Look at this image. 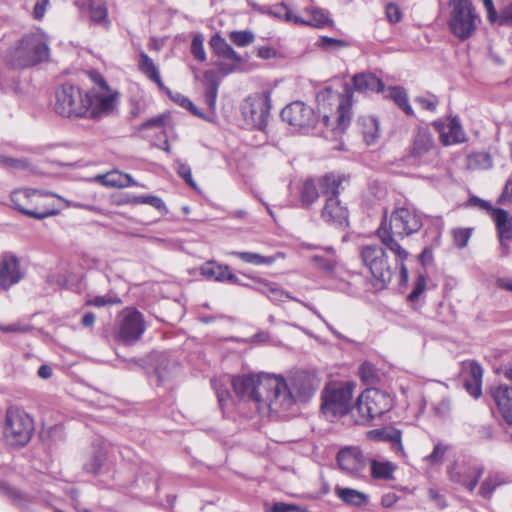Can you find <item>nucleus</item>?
<instances>
[{"instance_id":"f257e3e1","label":"nucleus","mask_w":512,"mask_h":512,"mask_svg":"<svg viewBox=\"0 0 512 512\" xmlns=\"http://www.w3.org/2000/svg\"><path fill=\"white\" fill-rule=\"evenodd\" d=\"M234 392L241 399L252 401L259 413H281L290 410L292 398L285 391L282 377L268 373L249 374L232 378Z\"/></svg>"},{"instance_id":"f03ea898","label":"nucleus","mask_w":512,"mask_h":512,"mask_svg":"<svg viewBox=\"0 0 512 512\" xmlns=\"http://www.w3.org/2000/svg\"><path fill=\"white\" fill-rule=\"evenodd\" d=\"M12 207L35 221L58 215L63 208L82 207L51 191L21 187L10 193Z\"/></svg>"},{"instance_id":"7ed1b4c3","label":"nucleus","mask_w":512,"mask_h":512,"mask_svg":"<svg viewBox=\"0 0 512 512\" xmlns=\"http://www.w3.org/2000/svg\"><path fill=\"white\" fill-rule=\"evenodd\" d=\"M355 384L349 381H331L321 392V411L333 421L349 413Z\"/></svg>"},{"instance_id":"20e7f679","label":"nucleus","mask_w":512,"mask_h":512,"mask_svg":"<svg viewBox=\"0 0 512 512\" xmlns=\"http://www.w3.org/2000/svg\"><path fill=\"white\" fill-rule=\"evenodd\" d=\"M317 102L326 125L333 126L331 120L337 123V129L343 131L350 123L352 101L349 96L341 95L331 88H325L317 94Z\"/></svg>"},{"instance_id":"39448f33","label":"nucleus","mask_w":512,"mask_h":512,"mask_svg":"<svg viewBox=\"0 0 512 512\" xmlns=\"http://www.w3.org/2000/svg\"><path fill=\"white\" fill-rule=\"evenodd\" d=\"M448 27L459 40L472 37L480 24V16L471 0H451Z\"/></svg>"},{"instance_id":"423d86ee","label":"nucleus","mask_w":512,"mask_h":512,"mask_svg":"<svg viewBox=\"0 0 512 512\" xmlns=\"http://www.w3.org/2000/svg\"><path fill=\"white\" fill-rule=\"evenodd\" d=\"M50 49L44 32L35 31L25 35L12 53V64L24 68L49 58Z\"/></svg>"},{"instance_id":"0eeeda50","label":"nucleus","mask_w":512,"mask_h":512,"mask_svg":"<svg viewBox=\"0 0 512 512\" xmlns=\"http://www.w3.org/2000/svg\"><path fill=\"white\" fill-rule=\"evenodd\" d=\"M91 79L94 86L86 92L88 117L95 118L112 113L117 107L119 92L110 87L98 73H93Z\"/></svg>"},{"instance_id":"6e6552de","label":"nucleus","mask_w":512,"mask_h":512,"mask_svg":"<svg viewBox=\"0 0 512 512\" xmlns=\"http://www.w3.org/2000/svg\"><path fill=\"white\" fill-rule=\"evenodd\" d=\"M33 431V419L25 411L14 407L6 411L3 433L9 445H26L30 441Z\"/></svg>"},{"instance_id":"1a4fd4ad","label":"nucleus","mask_w":512,"mask_h":512,"mask_svg":"<svg viewBox=\"0 0 512 512\" xmlns=\"http://www.w3.org/2000/svg\"><path fill=\"white\" fill-rule=\"evenodd\" d=\"M360 255L373 277L374 286L384 289L391 282L394 273L385 250L377 245H366L362 247Z\"/></svg>"},{"instance_id":"9d476101","label":"nucleus","mask_w":512,"mask_h":512,"mask_svg":"<svg viewBox=\"0 0 512 512\" xmlns=\"http://www.w3.org/2000/svg\"><path fill=\"white\" fill-rule=\"evenodd\" d=\"M484 471V465L474 458L457 459L447 467L449 480L469 493L474 492Z\"/></svg>"},{"instance_id":"9b49d317","label":"nucleus","mask_w":512,"mask_h":512,"mask_svg":"<svg viewBox=\"0 0 512 512\" xmlns=\"http://www.w3.org/2000/svg\"><path fill=\"white\" fill-rule=\"evenodd\" d=\"M55 111L64 117H88L86 92L77 86L63 85L56 92Z\"/></svg>"},{"instance_id":"f8f14e48","label":"nucleus","mask_w":512,"mask_h":512,"mask_svg":"<svg viewBox=\"0 0 512 512\" xmlns=\"http://www.w3.org/2000/svg\"><path fill=\"white\" fill-rule=\"evenodd\" d=\"M241 111L248 124L258 129L264 128L270 112V93L262 91L249 95L244 100Z\"/></svg>"},{"instance_id":"ddd939ff","label":"nucleus","mask_w":512,"mask_h":512,"mask_svg":"<svg viewBox=\"0 0 512 512\" xmlns=\"http://www.w3.org/2000/svg\"><path fill=\"white\" fill-rule=\"evenodd\" d=\"M144 331L142 314L133 308L123 310L119 316L118 339L125 344H133L140 339Z\"/></svg>"},{"instance_id":"4468645a","label":"nucleus","mask_w":512,"mask_h":512,"mask_svg":"<svg viewBox=\"0 0 512 512\" xmlns=\"http://www.w3.org/2000/svg\"><path fill=\"white\" fill-rule=\"evenodd\" d=\"M281 117L299 131L311 129L316 123L313 109L301 101H294L284 107Z\"/></svg>"},{"instance_id":"2eb2a0df","label":"nucleus","mask_w":512,"mask_h":512,"mask_svg":"<svg viewBox=\"0 0 512 512\" xmlns=\"http://www.w3.org/2000/svg\"><path fill=\"white\" fill-rule=\"evenodd\" d=\"M377 237L383 245H385L396 256V267L400 269L399 280L400 284L405 285L408 282V269L405 265V260L408 258L409 253L398 243L395 238V233L392 231V226H379L376 231Z\"/></svg>"},{"instance_id":"dca6fc26","label":"nucleus","mask_w":512,"mask_h":512,"mask_svg":"<svg viewBox=\"0 0 512 512\" xmlns=\"http://www.w3.org/2000/svg\"><path fill=\"white\" fill-rule=\"evenodd\" d=\"M363 403L367 405V414L362 415V422H370L375 417L383 415L392 406L391 398L379 389H366L363 391Z\"/></svg>"},{"instance_id":"f3484780","label":"nucleus","mask_w":512,"mask_h":512,"mask_svg":"<svg viewBox=\"0 0 512 512\" xmlns=\"http://www.w3.org/2000/svg\"><path fill=\"white\" fill-rule=\"evenodd\" d=\"M434 127L439 133V139L445 146L455 145L466 141V134L455 117L435 121Z\"/></svg>"},{"instance_id":"a211bd4d","label":"nucleus","mask_w":512,"mask_h":512,"mask_svg":"<svg viewBox=\"0 0 512 512\" xmlns=\"http://www.w3.org/2000/svg\"><path fill=\"white\" fill-rule=\"evenodd\" d=\"M489 395L503 420L512 425V386L504 383L493 385L489 388Z\"/></svg>"},{"instance_id":"6ab92c4d","label":"nucleus","mask_w":512,"mask_h":512,"mask_svg":"<svg viewBox=\"0 0 512 512\" xmlns=\"http://www.w3.org/2000/svg\"><path fill=\"white\" fill-rule=\"evenodd\" d=\"M337 462L341 470L348 474H359L365 467V458L358 447H346L337 455Z\"/></svg>"},{"instance_id":"aec40b11","label":"nucleus","mask_w":512,"mask_h":512,"mask_svg":"<svg viewBox=\"0 0 512 512\" xmlns=\"http://www.w3.org/2000/svg\"><path fill=\"white\" fill-rule=\"evenodd\" d=\"M23 278L18 259L13 255H5L0 264V288L7 290Z\"/></svg>"},{"instance_id":"412c9836","label":"nucleus","mask_w":512,"mask_h":512,"mask_svg":"<svg viewBox=\"0 0 512 512\" xmlns=\"http://www.w3.org/2000/svg\"><path fill=\"white\" fill-rule=\"evenodd\" d=\"M411 155L421 162H427L436 155L433 137L428 130H418L414 138Z\"/></svg>"},{"instance_id":"4be33fe9","label":"nucleus","mask_w":512,"mask_h":512,"mask_svg":"<svg viewBox=\"0 0 512 512\" xmlns=\"http://www.w3.org/2000/svg\"><path fill=\"white\" fill-rule=\"evenodd\" d=\"M367 438L373 441L388 442L391 449L400 456H405L404 448L402 445V432L401 430L386 426L380 429H374L367 432Z\"/></svg>"},{"instance_id":"5701e85b","label":"nucleus","mask_w":512,"mask_h":512,"mask_svg":"<svg viewBox=\"0 0 512 512\" xmlns=\"http://www.w3.org/2000/svg\"><path fill=\"white\" fill-rule=\"evenodd\" d=\"M285 391L291 395V406L297 400H305L312 396L314 389L305 373H297L290 380V385L285 382Z\"/></svg>"},{"instance_id":"b1692460","label":"nucleus","mask_w":512,"mask_h":512,"mask_svg":"<svg viewBox=\"0 0 512 512\" xmlns=\"http://www.w3.org/2000/svg\"><path fill=\"white\" fill-rule=\"evenodd\" d=\"M95 181L101 183L106 187L126 188L130 186L144 187L143 184L138 183L133 179L130 174L113 170L102 175H97Z\"/></svg>"},{"instance_id":"393cba45","label":"nucleus","mask_w":512,"mask_h":512,"mask_svg":"<svg viewBox=\"0 0 512 512\" xmlns=\"http://www.w3.org/2000/svg\"><path fill=\"white\" fill-rule=\"evenodd\" d=\"M322 219L325 222L343 224L348 220V210L337 197H330L322 211Z\"/></svg>"},{"instance_id":"a878e982","label":"nucleus","mask_w":512,"mask_h":512,"mask_svg":"<svg viewBox=\"0 0 512 512\" xmlns=\"http://www.w3.org/2000/svg\"><path fill=\"white\" fill-rule=\"evenodd\" d=\"M352 82L354 89L364 94L384 91V84L382 80L372 73L356 74L353 77Z\"/></svg>"},{"instance_id":"bb28decb","label":"nucleus","mask_w":512,"mask_h":512,"mask_svg":"<svg viewBox=\"0 0 512 512\" xmlns=\"http://www.w3.org/2000/svg\"><path fill=\"white\" fill-rule=\"evenodd\" d=\"M200 271L207 279L230 282H235L237 280V277L229 271L228 266L217 264L214 261H208L203 264Z\"/></svg>"},{"instance_id":"cd10ccee","label":"nucleus","mask_w":512,"mask_h":512,"mask_svg":"<svg viewBox=\"0 0 512 512\" xmlns=\"http://www.w3.org/2000/svg\"><path fill=\"white\" fill-rule=\"evenodd\" d=\"M137 66L139 71L149 80L153 81L159 88H164V83L161 79L158 66L155 64L154 60L148 56V54L140 52Z\"/></svg>"},{"instance_id":"c85d7f7f","label":"nucleus","mask_w":512,"mask_h":512,"mask_svg":"<svg viewBox=\"0 0 512 512\" xmlns=\"http://www.w3.org/2000/svg\"><path fill=\"white\" fill-rule=\"evenodd\" d=\"M358 123L361 127L365 142L368 145L374 144L380 136L378 120L373 116H363L358 119Z\"/></svg>"},{"instance_id":"c756f323","label":"nucleus","mask_w":512,"mask_h":512,"mask_svg":"<svg viewBox=\"0 0 512 512\" xmlns=\"http://www.w3.org/2000/svg\"><path fill=\"white\" fill-rule=\"evenodd\" d=\"M335 494L343 502L349 505L362 506L368 502V498L364 493L352 488L337 486L335 488Z\"/></svg>"},{"instance_id":"7c9ffc66","label":"nucleus","mask_w":512,"mask_h":512,"mask_svg":"<svg viewBox=\"0 0 512 512\" xmlns=\"http://www.w3.org/2000/svg\"><path fill=\"white\" fill-rule=\"evenodd\" d=\"M385 98H389L393 100L407 115L413 114V109L410 106L407 98V94L404 89L400 87H389L388 89L384 88Z\"/></svg>"},{"instance_id":"2f4dec72","label":"nucleus","mask_w":512,"mask_h":512,"mask_svg":"<svg viewBox=\"0 0 512 512\" xmlns=\"http://www.w3.org/2000/svg\"><path fill=\"white\" fill-rule=\"evenodd\" d=\"M505 483L499 474H489L480 484L478 494L484 499L490 500L494 491Z\"/></svg>"},{"instance_id":"473e14b6","label":"nucleus","mask_w":512,"mask_h":512,"mask_svg":"<svg viewBox=\"0 0 512 512\" xmlns=\"http://www.w3.org/2000/svg\"><path fill=\"white\" fill-rule=\"evenodd\" d=\"M90 19L99 26L108 29L110 27V19L108 17V8L104 2L98 1L90 6Z\"/></svg>"},{"instance_id":"72a5a7b5","label":"nucleus","mask_w":512,"mask_h":512,"mask_svg":"<svg viewBox=\"0 0 512 512\" xmlns=\"http://www.w3.org/2000/svg\"><path fill=\"white\" fill-rule=\"evenodd\" d=\"M471 202L474 205L479 206L482 209L490 211L491 212V216H492V220L496 224H506L507 223V221H508V214H507V212L505 210L492 208L488 202H486V201H484L482 199H479V198H472Z\"/></svg>"},{"instance_id":"f704fd0d","label":"nucleus","mask_w":512,"mask_h":512,"mask_svg":"<svg viewBox=\"0 0 512 512\" xmlns=\"http://www.w3.org/2000/svg\"><path fill=\"white\" fill-rule=\"evenodd\" d=\"M467 166L472 170H487L493 166V161L487 153H475L469 156Z\"/></svg>"},{"instance_id":"c9c22d12","label":"nucleus","mask_w":512,"mask_h":512,"mask_svg":"<svg viewBox=\"0 0 512 512\" xmlns=\"http://www.w3.org/2000/svg\"><path fill=\"white\" fill-rule=\"evenodd\" d=\"M223 57L231 60L233 62V64L226 65V64L220 62L218 64V69L222 75H227V74H230V73L236 71L244 63L243 58L232 47L229 49V51Z\"/></svg>"},{"instance_id":"e433bc0d","label":"nucleus","mask_w":512,"mask_h":512,"mask_svg":"<svg viewBox=\"0 0 512 512\" xmlns=\"http://www.w3.org/2000/svg\"><path fill=\"white\" fill-rule=\"evenodd\" d=\"M340 183L341 180L339 179V177L333 174L325 175L319 180L321 192L324 194L331 193V197H337V194L339 193Z\"/></svg>"},{"instance_id":"4c0bfd02","label":"nucleus","mask_w":512,"mask_h":512,"mask_svg":"<svg viewBox=\"0 0 512 512\" xmlns=\"http://www.w3.org/2000/svg\"><path fill=\"white\" fill-rule=\"evenodd\" d=\"M420 217L408 208H398L390 216V223L408 224L409 222H419Z\"/></svg>"},{"instance_id":"58836bf2","label":"nucleus","mask_w":512,"mask_h":512,"mask_svg":"<svg viewBox=\"0 0 512 512\" xmlns=\"http://www.w3.org/2000/svg\"><path fill=\"white\" fill-rule=\"evenodd\" d=\"M307 12L311 15V19L306 20L305 25L323 28L332 24L331 18L321 9L313 8Z\"/></svg>"},{"instance_id":"ea45409f","label":"nucleus","mask_w":512,"mask_h":512,"mask_svg":"<svg viewBox=\"0 0 512 512\" xmlns=\"http://www.w3.org/2000/svg\"><path fill=\"white\" fill-rule=\"evenodd\" d=\"M233 254L240 258L242 261L254 265H270L275 261V258L272 256L265 257L253 252H234Z\"/></svg>"},{"instance_id":"a19ab883","label":"nucleus","mask_w":512,"mask_h":512,"mask_svg":"<svg viewBox=\"0 0 512 512\" xmlns=\"http://www.w3.org/2000/svg\"><path fill=\"white\" fill-rule=\"evenodd\" d=\"M318 198L317 184L314 180H306L301 189V201L304 205L313 203Z\"/></svg>"},{"instance_id":"79ce46f5","label":"nucleus","mask_w":512,"mask_h":512,"mask_svg":"<svg viewBox=\"0 0 512 512\" xmlns=\"http://www.w3.org/2000/svg\"><path fill=\"white\" fill-rule=\"evenodd\" d=\"M394 471L393 466L389 462L372 461L371 472L374 478L390 479Z\"/></svg>"},{"instance_id":"37998d69","label":"nucleus","mask_w":512,"mask_h":512,"mask_svg":"<svg viewBox=\"0 0 512 512\" xmlns=\"http://www.w3.org/2000/svg\"><path fill=\"white\" fill-rule=\"evenodd\" d=\"M32 330V326L22 320H17L9 324L0 323V332L6 334H25Z\"/></svg>"},{"instance_id":"c03bdc74","label":"nucleus","mask_w":512,"mask_h":512,"mask_svg":"<svg viewBox=\"0 0 512 512\" xmlns=\"http://www.w3.org/2000/svg\"><path fill=\"white\" fill-rule=\"evenodd\" d=\"M229 38L236 46L245 47L253 43L255 36L251 31H232Z\"/></svg>"},{"instance_id":"a18cd8bd","label":"nucleus","mask_w":512,"mask_h":512,"mask_svg":"<svg viewBox=\"0 0 512 512\" xmlns=\"http://www.w3.org/2000/svg\"><path fill=\"white\" fill-rule=\"evenodd\" d=\"M497 228L502 255L506 256L509 253L512 240V226H497Z\"/></svg>"},{"instance_id":"49530a36","label":"nucleus","mask_w":512,"mask_h":512,"mask_svg":"<svg viewBox=\"0 0 512 512\" xmlns=\"http://www.w3.org/2000/svg\"><path fill=\"white\" fill-rule=\"evenodd\" d=\"M363 402L364 401H363V392H362L359 395V397L357 398V402H356L355 406L351 405V409L349 411L354 420V423L357 425H366L369 423V422L360 421L362 415L365 416V414H367V405H364Z\"/></svg>"},{"instance_id":"de8ad7c7","label":"nucleus","mask_w":512,"mask_h":512,"mask_svg":"<svg viewBox=\"0 0 512 512\" xmlns=\"http://www.w3.org/2000/svg\"><path fill=\"white\" fill-rule=\"evenodd\" d=\"M127 202L148 204L150 206L155 207L160 212H162L165 209L162 199L154 195L132 196Z\"/></svg>"},{"instance_id":"09e8293b","label":"nucleus","mask_w":512,"mask_h":512,"mask_svg":"<svg viewBox=\"0 0 512 512\" xmlns=\"http://www.w3.org/2000/svg\"><path fill=\"white\" fill-rule=\"evenodd\" d=\"M173 100L175 102H177L181 107L189 110L193 115L199 117V118H202V119H205V120H209V118L204 114L202 113L193 103L190 99H188L187 97H185L184 95H181V94H176L174 97H173Z\"/></svg>"},{"instance_id":"8fccbe9b","label":"nucleus","mask_w":512,"mask_h":512,"mask_svg":"<svg viewBox=\"0 0 512 512\" xmlns=\"http://www.w3.org/2000/svg\"><path fill=\"white\" fill-rule=\"evenodd\" d=\"M317 45L327 50H339L348 46V43L342 39L323 36L317 42Z\"/></svg>"},{"instance_id":"3c124183","label":"nucleus","mask_w":512,"mask_h":512,"mask_svg":"<svg viewBox=\"0 0 512 512\" xmlns=\"http://www.w3.org/2000/svg\"><path fill=\"white\" fill-rule=\"evenodd\" d=\"M434 414L440 418H447L450 416L452 412V402L448 397H444L439 400L433 406Z\"/></svg>"},{"instance_id":"603ef678","label":"nucleus","mask_w":512,"mask_h":512,"mask_svg":"<svg viewBox=\"0 0 512 512\" xmlns=\"http://www.w3.org/2000/svg\"><path fill=\"white\" fill-rule=\"evenodd\" d=\"M104 459L105 453L103 451H98L85 463V470L89 473L96 474L100 470Z\"/></svg>"},{"instance_id":"864d4df0","label":"nucleus","mask_w":512,"mask_h":512,"mask_svg":"<svg viewBox=\"0 0 512 512\" xmlns=\"http://www.w3.org/2000/svg\"><path fill=\"white\" fill-rule=\"evenodd\" d=\"M452 236L455 244L459 248H463L467 245L468 240L471 236V229L462 227L454 228L452 230Z\"/></svg>"},{"instance_id":"5fc2aeb1","label":"nucleus","mask_w":512,"mask_h":512,"mask_svg":"<svg viewBox=\"0 0 512 512\" xmlns=\"http://www.w3.org/2000/svg\"><path fill=\"white\" fill-rule=\"evenodd\" d=\"M210 46L219 56H225L231 46L219 35H214L210 39Z\"/></svg>"},{"instance_id":"6e6d98bb","label":"nucleus","mask_w":512,"mask_h":512,"mask_svg":"<svg viewBox=\"0 0 512 512\" xmlns=\"http://www.w3.org/2000/svg\"><path fill=\"white\" fill-rule=\"evenodd\" d=\"M177 173L195 190H198L196 182L193 180L192 171L189 165L178 161L176 163Z\"/></svg>"},{"instance_id":"4d7b16f0","label":"nucleus","mask_w":512,"mask_h":512,"mask_svg":"<svg viewBox=\"0 0 512 512\" xmlns=\"http://www.w3.org/2000/svg\"><path fill=\"white\" fill-rule=\"evenodd\" d=\"M360 378L366 383H373L376 379V370L369 362H364L359 368Z\"/></svg>"},{"instance_id":"13d9d810","label":"nucleus","mask_w":512,"mask_h":512,"mask_svg":"<svg viewBox=\"0 0 512 512\" xmlns=\"http://www.w3.org/2000/svg\"><path fill=\"white\" fill-rule=\"evenodd\" d=\"M425 288H426V276L423 274H419L414 283L413 289L408 296V299L410 301H416L419 298V296L425 291Z\"/></svg>"},{"instance_id":"bf43d9fd","label":"nucleus","mask_w":512,"mask_h":512,"mask_svg":"<svg viewBox=\"0 0 512 512\" xmlns=\"http://www.w3.org/2000/svg\"><path fill=\"white\" fill-rule=\"evenodd\" d=\"M385 12L387 20L392 24L400 22L403 16L400 7L395 3H388Z\"/></svg>"},{"instance_id":"052dcab7","label":"nucleus","mask_w":512,"mask_h":512,"mask_svg":"<svg viewBox=\"0 0 512 512\" xmlns=\"http://www.w3.org/2000/svg\"><path fill=\"white\" fill-rule=\"evenodd\" d=\"M203 42H204V40L201 35H196L192 41V54L199 61L206 60V53L204 50Z\"/></svg>"},{"instance_id":"680f3d73","label":"nucleus","mask_w":512,"mask_h":512,"mask_svg":"<svg viewBox=\"0 0 512 512\" xmlns=\"http://www.w3.org/2000/svg\"><path fill=\"white\" fill-rule=\"evenodd\" d=\"M121 300L118 297H113L109 295L105 296H96L87 301V305H92L96 307H103L111 304H119Z\"/></svg>"},{"instance_id":"e2e57ef3","label":"nucleus","mask_w":512,"mask_h":512,"mask_svg":"<svg viewBox=\"0 0 512 512\" xmlns=\"http://www.w3.org/2000/svg\"><path fill=\"white\" fill-rule=\"evenodd\" d=\"M446 451H447V447L438 443L434 446L432 453L429 454L428 456H426V460L430 464H439L442 462Z\"/></svg>"},{"instance_id":"0e129e2a","label":"nucleus","mask_w":512,"mask_h":512,"mask_svg":"<svg viewBox=\"0 0 512 512\" xmlns=\"http://www.w3.org/2000/svg\"><path fill=\"white\" fill-rule=\"evenodd\" d=\"M168 119L167 114H161L155 117H152L141 124L140 129H152V128H160L163 127L166 124V121Z\"/></svg>"},{"instance_id":"69168bd1","label":"nucleus","mask_w":512,"mask_h":512,"mask_svg":"<svg viewBox=\"0 0 512 512\" xmlns=\"http://www.w3.org/2000/svg\"><path fill=\"white\" fill-rule=\"evenodd\" d=\"M267 512H304V509L294 504L276 502Z\"/></svg>"},{"instance_id":"338daca9","label":"nucleus","mask_w":512,"mask_h":512,"mask_svg":"<svg viewBox=\"0 0 512 512\" xmlns=\"http://www.w3.org/2000/svg\"><path fill=\"white\" fill-rule=\"evenodd\" d=\"M468 374L471 378L470 381L482 382L483 368L477 362H470L468 364Z\"/></svg>"},{"instance_id":"774afa93","label":"nucleus","mask_w":512,"mask_h":512,"mask_svg":"<svg viewBox=\"0 0 512 512\" xmlns=\"http://www.w3.org/2000/svg\"><path fill=\"white\" fill-rule=\"evenodd\" d=\"M499 201L503 204L512 203V175L506 181L502 193L500 194Z\"/></svg>"}]
</instances>
